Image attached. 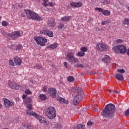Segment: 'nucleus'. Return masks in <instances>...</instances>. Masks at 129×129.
<instances>
[{"mask_svg": "<svg viewBox=\"0 0 129 129\" xmlns=\"http://www.w3.org/2000/svg\"><path fill=\"white\" fill-rule=\"evenodd\" d=\"M122 42H123V41H122L121 39H117L116 40V43H117V44H120L122 43Z\"/></svg>", "mask_w": 129, "mask_h": 129, "instance_id": "46", "label": "nucleus"}, {"mask_svg": "<svg viewBox=\"0 0 129 129\" xmlns=\"http://www.w3.org/2000/svg\"><path fill=\"white\" fill-rule=\"evenodd\" d=\"M27 107L29 109L28 110H29V111H31L30 110H32V108L33 107V105H32V104H28L27 105Z\"/></svg>", "mask_w": 129, "mask_h": 129, "instance_id": "42", "label": "nucleus"}, {"mask_svg": "<svg viewBox=\"0 0 129 129\" xmlns=\"http://www.w3.org/2000/svg\"><path fill=\"white\" fill-rule=\"evenodd\" d=\"M83 95L84 94H76L74 98L73 103L74 105H77L80 101H81L82 99V97H83Z\"/></svg>", "mask_w": 129, "mask_h": 129, "instance_id": "8", "label": "nucleus"}, {"mask_svg": "<svg viewBox=\"0 0 129 129\" xmlns=\"http://www.w3.org/2000/svg\"><path fill=\"white\" fill-rule=\"evenodd\" d=\"M96 49L99 52H104V51L108 50V46H107L105 43H100L96 45Z\"/></svg>", "mask_w": 129, "mask_h": 129, "instance_id": "7", "label": "nucleus"}, {"mask_svg": "<svg viewBox=\"0 0 129 129\" xmlns=\"http://www.w3.org/2000/svg\"><path fill=\"white\" fill-rule=\"evenodd\" d=\"M9 65L12 67L15 66V63H14V61H13V60L12 59L9 60Z\"/></svg>", "mask_w": 129, "mask_h": 129, "instance_id": "40", "label": "nucleus"}, {"mask_svg": "<svg viewBox=\"0 0 129 129\" xmlns=\"http://www.w3.org/2000/svg\"><path fill=\"white\" fill-rule=\"evenodd\" d=\"M2 26H4V27H7V26L9 25V23H8V22L7 21H4L2 22Z\"/></svg>", "mask_w": 129, "mask_h": 129, "instance_id": "39", "label": "nucleus"}, {"mask_svg": "<svg viewBox=\"0 0 129 129\" xmlns=\"http://www.w3.org/2000/svg\"><path fill=\"white\" fill-rule=\"evenodd\" d=\"M27 129H31V128H32V125H27Z\"/></svg>", "mask_w": 129, "mask_h": 129, "instance_id": "56", "label": "nucleus"}, {"mask_svg": "<svg viewBox=\"0 0 129 129\" xmlns=\"http://www.w3.org/2000/svg\"><path fill=\"white\" fill-rule=\"evenodd\" d=\"M115 78L117 80H119L120 81H121L123 80V76H122V75H121L120 74H117L115 76Z\"/></svg>", "mask_w": 129, "mask_h": 129, "instance_id": "22", "label": "nucleus"}, {"mask_svg": "<svg viewBox=\"0 0 129 129\" xmlns=\"http://www.w3.org/2000/svg\"><path fill=\"white\" fill-rule=\"evenodd\" d=\"M26 112L27 114H29V115H32V116H35L36 118L38 120H39L41 123V122H44V120H43L44 117L37 114L36 112H34L33 111H29V110H28V109L26 110Z\"/></svg>", "mask_w": 129, "mask_h": 129, "instance_id": "6", "label": "nucleus"}, {"mask_svg": "<svg viewBox=\"0 0 129 129\" xmlns=\"http://www.w3.org/2000/svg\"><path fill=\"white\" fill-rule=\"evenodd\" d=\"M19 6H20V8H21V7H23V4L22 3H20V4H19Z\"/></svg>", "mask_w": 129, "mask_h": 129, "instance_id": "58", "label": "nucleus"}, {"mask_svg": "<svg viewBox=\"0 0 129 129\" xmlns=\"http://www.w3.org/2000/svg\"><path fill=\"white\" fill-rule=\"evenodd\" d=\"M117 72H119V73H124L125 72V71L123 69H118L117 70Z\"/></svg>", "mask_w": 129, "mask_h": 129, "instance_id": "41", "label": "nucleus"}, {"mask_svg": "<svg viewBox=\"0 0 129 129\" xmlns=\"http://www.w3.org/2000/svg\"><path fill=\"white\" fill-rule=\"evenodd\" d=\"M120 45H116L115 46H114L112 48V50L115 52V53H120Z\"/></svg>", "mask_w": 129, "mask_h": 129, "instance_id": "21", "label": "nucleus"}, {"mask_svg": "<svg viewBox=\"0 0 129 129\" xmlns=\"http://www.w3.org/2000/svg\"><path fill=\"white\" fill-rule=\"evenodd\" d=\"M8 86L11 89H16L18 90L20 88V86L17 85L16 82H11V81H8Z\"/></svg>", "mask_w": 129, "mask_h": 129, "instance_id": "10", "label": "nucleus"}, {"mask_svg": "<svg viewBox=\"0 0 129 129\" xmlns=\"http://www.w3.org/2000/svg\"><path fill=\"white\" fill-rule=\"evenodd\" d=\"M104 16H110V11L109 10H104L102 12Z\"/></svg>", "mask_w": 129, "mask_h": 129, "instance_id": "26", "label": "nucleus"}, {"mask_svg": "<svg viewBox=\"0 0 129 129\" xmlns=\"http://www.w3.org/2000/svg\"><path fill=\"white\" fill-rule=\"evenodd\" d=\"M4 105L6 108H9V107L14 105V103L8 99H5L4 100Z\"/></svg>", "mask_w": 129, "mask_h": 129, "instance_id": "13", "label": "nucleus"}, {"mask_svg": "<svg viewBox=\"0 0 129 129\" xmlns=\"http://www.w3.org/2000/svg\"><path fill=\"white\" fill-rule=\"evenodd\" d=\"M21 16L24 18V17H25V14H22Z\"/></svg>", "mask_w": 129, "mask_h": 129, "instance_id": "60", "label": "nucleus"}, {"mask_svg": "<svg viewBox=\"0 0 129 129\" xmlns=\"http://www.w3.org/2000/svg\"><path fill=\"white\" fill-rule=\"evenodd\" d=\"M77 127H78V129H84L85 128V125L80 124L78 125Z\"/></svg>", "mask_w": 129, "mask_h": 129, "instance_id": "37", "label": "nucleus"}, {"mask_svg": "<svg viewBox=\"0 0 129 129\" xmlns=\"http://www.w3.org/2000/svg\"><path fill=\"white\" fill-rule=\"evenodd\" d=\"M26 17L29 19V20H34L37 22H40L43 21V18L41 17L39 15L34 11L31 10H27L25 11Z\"/></svg>", "mask_w": 129, "mask_h": 129, "instance_id": "2", "label": "nucleus"}, {"mask_svg": "<svg viewBox=\"0 0 129 129\" xmlns=\"http://www.w3.org/2000/svg\"><path fill=\"white\" fill-rule=\"evenodd\" d=\"M95 10L98 11L99 12H100L101 13L103 12V9H102V8H96Z\"/></svg>", "mask_w": 129, "mask_h": 129, "instance_id": "43", "label": "nucleus"}, {"mask_svg": "<svg viewBox=\"0 0 129 129\" xmlns=\"http://www.w3.org/2000/svg\"><path fill=\"white\" fill-rule=\"evenodd\" d=\"M71 20V16H64L61 17L60 21L61 22H69Z\"/></svg>", "mask_w": 129, "mask_h": 129, "instance_id": "17", "label": "nucleus"}, {"mask_svg": "<svg viewBox=\"0 0 129 129\" xmlns=\"http://www.w3.org/2000/svg\"><path fill=\"white\" fill-rule=\"evenodd\" d=\"M2 106H3V104H0V108H2Z\"/></svg>", "mask_w": 129, "mask_h": 129, "instance_id": "61", "label": "nucleus"}, {"mask_svg": "<svg viewBox=\"0 0 129 129\" xmlns=\"http://www.w3.org/2000/svg\"><path fill=\"white\" fill-rule=\"evenodd\" d=\"M64 26L65 25L64 24L59 23L58 26H57V29H58V30H62V29H63Z\"/></svg>", "mask_w": 129, "mask_h": 129, "instance_id": "32", "label": "nucleus"}, {"mask_svg": "<svg viewBox=\"0 0 129 129\" xmlns=\"http://www.w3.org/2000/svg\"><path fill=\"white\" fill-rule=\"evenodd\" d=\"M47 32L48 29L45 28L40 30V34H41V35H45L47 36Z\"/></svg>", "mask_w": 129, "mask_h": 129, "instance_id": "23", "label": "nucleus"}, {"mask_svg": "<svg viewBox=\"0 0 129 129\" xmlns=\"http://www.w3.org/2000/svg\"><path fill=\"white\" fill-rule=\"evenodd\" d=\"M45 114L49 119H53L56 117V109L53 107H49L46 110Z\"/></svg>", "mask_w": 129, "mask_h": 129, "instance_id": "3", "label": "nucleus"}, {"mask_svg": "<svg viewBox=\"0 0 129 129\" xmlns=\"http://www.w3.org/2000/svg\"><path fill=\"white\" fill-rule=\"evenodd\" d=\"M75 128H76V127H74V129H75Z\"/></svg>", "mask_w": 129, "mask_h": 129, "instance_id": "62", "label": "nucleus"}, {"mask_svg": "<svg viewBox=\"0 0 129 129\" xmlns=\"http://www.w3.org/2000/svg\"><path fill=\"white\" fill-rule=\"evenodd\" d=\"M20 49H22V45L19 44L17 46L16 50H20Z\"/></svg>", "mask_w": 129, "mask_h": 129, "instance_id": "47", "label": "nucleus"}, {"mask_svg": "<svg viewBox=\"0 0 129 129\" xmlns=\"http://www.w3.org/2000/svg\"><path fill=\"white\" fill-rule=\"evenodd\" d=\"M35 68H36V69H42V66L41 65L37 64L35 67Z\"/></svg>", "mask_w": 129, "mask_h": 129, "instance_id": "48", "label": "nucleus"}, {"mask_svg": "<svg viewBox=\"0 0 129 129\" xmlns=\"http://www.w3.org/2000/svg\"><path fill=\"white\" fill-rule=\"evenodd\" d=\"M68 63L67 62H63V65H64V67H66V68H68Z\"/></svg>", "mask_w": 129, "mask_h": 129, "instance_id": "52", "label": "nucleus"}, {"mask_svg": "<svg viewBox=\"0 0 129 129\" xmlns=\"http://www.w3.org/2000/svg\"><path fill=\"white\" fill-rule=\"evenodd\" d=\"M27 95H23L22 96V98H23V99H26V98H27Z\"/></svg>", "mask_w": 129, "mask_h": 129, "instance_id": "55", "label": "nucleus"}, {"mask_svg": "<svg viewBox=\"0 0 129 129\" xmlns=\"http://www.w3.org/2000/svg\"><path fill=\"white\" fill-rule=\"evenodd\" d=\"M24 102L26 104H28V103H31L32 102V99L29 97H27L25 100Z\"/></svg>", "mask_w": 129, "mask_h": 129, "instance_id": "30", "label": "nucleus"}, {"mask_svg": "<svg viewBox=\"0 0 129 129\" xmlns=\"http://www.w3.org/2000/svg\"><path fill=\"white\" fill-rule=\"evenodd\" d=\"M48 93L50 97L55 98V97H56V94H57V90L55 88H49L48 89Z\"/></svg>", "mask_w": 129, "mask_h": 129, "instance_id": "9", "label": "nucleus"}, {"mask_svg": "<svg viewBox=\"0 0 129 129\" xmlns=\"http://www.w3.org/2000/svg\"><path fill=\"white\" fill-rule=\"evenodd\" d=\"M72 91L74 93H77V94H84V91L79 87H74L72 89Z\"/></svg>", "mask_w": 129, "mask_h": 129, "instance_id": "12", "label": "nucleus"}, {"mask_svg": "<svg viewBox=\"0 0 129 129\" xmlns=\"http://www.w3.org/2000/svg\"><path fill=\"white\" fill-rule=\"evenodd\" d=\"M123 24L124 25H127V26H129V19L125 18L123 21Z\"/></svg>", "mask_w": 129, "mask_h": 129, "instance_id": "31", "label": "nucleus"}, {"mask_svg": "<svg viewBox=\"0 0 129 129\" xmlns=\"http://www.w3.org/2000/svg\"><path fill=\"white\" fill-rule=\"evenodd\" d=\"M75 53L74 52H68L67 55L66 56V59L68 62L71 63L72 65L73 64H75V63H77V62H79V60L78 58H76L74 57Z\"/></svg>", "mask_w": 129, "mask_h": 129, "instance_id": "4", "label": "nucleus"}, {"mask_svg": "<svg viewBox=\"0 0 129 129\" xmlns=\"http://www.w3.org/2000/svg\"><path fill=\"white\" fill-rule=\"evenodd\" d=\"M82 3L81 2H72L71 3V6L72 8H81L82 7Z\"/></svg>", "mask_w": 129, "mask_h": 129, "instance_id": "14", "label": "nucleus"}, {"mask_svg": "<svg viewBox=\"0 0 129 129\" xmlns=\"http://www.w3.org/2000/svg\"><path fill=\"white\" fill-rule=\"evenodd\" d=\"M57 128L61 129V128H62V125H61V124H58L57 125Z\"/></svg>", "mask_w": 129, "mask_h": 129, "instance_id": "54", "label": "nucleus"}, {"mask_svg": "<svg viewBox=\"0 0 129 129\" xmlns=\"http://www.w3.org/2000/svg\"><path fill=\"white\" fill-rule=\"evenodd\" d=\"M79 62L73 63V65L74 66V67H76L77 68H84L85 66L84 64H82L81 63H78Z\"/></svg>", "mask_w": 129, "mask_h": 129, "instance_id": "18", "label": "nucleus"}, {"mask_svg": "<svg viewBox=\"0 0 129 129\" xmlns=\"http://www.w3.org/2000/svg\"><path fill=\"white\" fill-rule=\"evenodd\" d=\"M39 97L41 100H46L47 99V96L45 94H40Z\"/></svg>", "mask_w": 129, "mask_h": 129, "instance_id": "28", "label": "nucleus"}, {"mask_svg": "<svg viewBox=\"0 0 129 129\" xmlns=\"http://www.w3.org/2000/svg\"><path fill=\"white\" fill-rule=\"evenodd\" d=\"M76 55L78 56V57H84V55H85V52L79 51L77 53Z\"/></svg>", "mask_w": 129, "mask_h": 129, "instance_id": "27", "label": "nucleus"}, {"mask_svg": "<svg viewBox=\"0 0 129 129\" xmlns=\"http://www.w3.org/2000/svg\"><path fill=\"white\" fill-rule=\"evenodd\" d=\"M42 91H43V92H47V87L46 86L43 87Z\"/></svg>", "mask_w": 129, "mask_h": 129, "instance_id": "51", "label": "nucleus"}, {"mask_svg": "<svg viewBox=\"0 0 129 129\" xmlns=\"http://www.w3.org/2000/svg\"><path fill=\"white\" fill-rule=\"evenodd\" d=\"M0 127H1V125H0Z\"/></svg>", "mask_w": 129, "mask_h": 129, "instance_id": "63", "label": "nucleus"}, {"mask_svg": "<svg viewBox=\"0 0 129 129\" xmlns=\"http://www.w3.org/2000/svg\"><path fill=\"white\" fill-rule=\"evenodd\" d=\"M46 36H48V37H53V31L48 29L47 30V34H46Z\"/></svg>", "mask_w": 129, "mask_h": 129, "instance_id": "29", "label": "nucleus"}, {"mask_svg": "<svg viewBox=\"0 0 129 129\" xmlns=\"http://www.w3.org/2000/svg\"><path fill=\"white\" fill-rule=\"evenodd\" d=\"M14 63L16 65H18V66H20L22 64V59L16 56L14 57Z\"/></svg>", "mask_w": 129, "mask_h": 129, "instance_id": "15", "label": "nucleus"}, {"mask_svg": "<svg viewBox=\"0 0 129 129\" xmlns=\"http://www.w3.org/2000/svg\"><path fill=\"white\" fill-rule=\"evenodd\" d=\"M115 111V106L112 104H108L101 112V114L102 116H104V117H107L110 116Z\"/></svg>", "mask_w": 129, "mask_h": 129, "instance_id": "1", "label": "nucleus"}, {"mask_svg": "<svg viewBox=\"0 0 129 129\" xmlns=\"http://www.w3.org/2000/svg\"><path fill=\"white\" fill-rule=\"evenodd\" d=\"M25 93L26 94H31V93H32V92H31V91H30L29 90H26L25 91Z\"/></svg>", "mask_w": 129, "mask_h": 129, "instance_id": "49", "label": "nucleus"}, {"mask_svg": "<svg viewBox=\"0 0 129 129\" xmlns=\"http://www.w3.org/2000/svg\"><path fill=\"white\" fill-rule=\"evenodd\" d=\"M81 51L83 52V53H85V52H87L88 48L86 47H82L80 49Z\"/></svg>", "mask_w": 129, "mask_h": 129, "instance_id": "33", "label": "nucleus"}, {"mask_svg": "<svg viewBox=\"0 0 129 129\" xmlns=\"http://www.w3.org/2000/svg\"><path fill=\"white\" fill-rule=\"evenodd\" d=\"M34 40L36 42L37 45H40L42 47L46 45V43H47V41L46 38L39 36H35Z\"/></svg>", "mask_w": 129, "mask_h": 129, "instance_id": "5", "label": "nucleus"}, {"mask_svg": "<svg viewBox=\"0 0 129 129\" xmlns=\"http://www.w3.org/2000/svg\"><path fill=\"white\" fill-rule=\"evenodd\" d=\"M41 123H44L45 125H48V124H49V121L45 119V118H43V122H41Z\"/></svg>", "mask_w": 129, "mask_h": 129, "instance_id": "36", "label": "nucleus"}, {"mask_svg": "<svg viewBox=\"0 0 129 129\" xmlns=\"http://www.w3.org/2000/svg\"><path fill=\"white\" fill-rule=\"evenodd\" d=\"M109 21H104L103 22L101 23V25H102L103 26H104V25H106V24H109Z\"/></svg>", "mask_w": 129, "mask_h": 129, "instance_id": "45", "label": "nucleus"}, {"mask_svg": "<svg viewBox=\"0 0 129 129\" xmlns=\"http://www.w3.org/2000/svg\"><path fill=\"white\" fill-rule=\"evenodd\" d=\"M58 46V43H55L52 44H50L49 46H47L48 49H51V50H54V49H56L57 46Z\"/></svg>", "mask_w": 129, "mask_h": 129, "instance_id": "19", "label": "nucleus"}, {"mask_svg": "<svg viewBox=\"0 0 129 129\" xmlns=\"http://www.w3.org/2000/svg\"><path fill=\"white\" fill-rule=\"evenodd\" d=\"M127 54L129 56V50H127Z\"/></svg>", "mask_w": 129, "mask_h": 129, "instance_id": "59", "label": "nucleus"}, {"mask_svg": "<svg viewBox=\"0 0 129 129\" xmlns=\"http://www.w3.org/2000/svg\"><path fill=\"white\" fill-rule=\"evenodd\" d=\"M62 102H63V103H66V104H68V103H69V101H66V100H65V99L60 98V100Z\"/></svg>", "mask_w": 129, "mask_h": 129, "instance_id": "38", "label": "nucleus"}, {"mask_svg": "<svg viewBox=\"0 0 129 129\" xmlns=\"http://www.w3.org/2000/svg\"><path fill=\"white\" fill-rule=\"evenodd\" d=\"M108 91H109L110 93H112V94H114V93H116V94H118L119 93V91H111L110 90H108Z\"/></svg>", "mask_w": 129, "mask_h": 129, "instance_id": "35", "label": "nucleus"}, {"mask_svg": "<svg viewBox=\"0 0 129 129\" xmlns=\"http://www.w3.org/2000/svg\"><path fill=\"white\" fill-rule=\"evenodd\" d=\"M105 0H101V3L102 4H103V5H105Z\"/></svg>", "mask_w": 129, "mask_h": 129, "instance_id": "57", "label": "nucleus"}, {"mask_svg": "<svg viewBox=\"0 0 129 129\" xmlns=\"http://www.w3.org/2000/svg\"><path fill=\"white\" fill-rule=\"evenodd\" d=\"M92 124H93V122H92V121H88L87 125H88L89 126H91V125H92Z\"/></svg>", "mask_w": 129, "mask_h": 129, "instance_id": "44", "label": "nucleus"}, {"mask_svg": "<svg viewBox=\"0 0 129 129\" xmlns=\"http://www.w3.org/2000/svg\"><path fill=\"white\" fill-rule=\"evenodd\" d=\"M110 3V0H105V4H108Z\"/></svg>", "mask_w": 129, "mask_h": 129, "instance_id": "53", "label": "nucleus"}, {"mask_svg": "<svg viewBox=\"0 0 129 129\" xmlns=\"http://www.w3.org/2000/svg\"><path fill=\"white\" fill-rule=\"evenodd\" d=\"M103 62H104V63H108L109 61H110V59H109V56L108 55H105L104 58L102 59Z\"/></svg>", "mask_w": 129, "mask_h": 129, "instance_id": "24", "label": "nucleus"}, {"mask_svg": "<svg viewBox=\"0 0 129 129\" xmlns=\"http://www.w3.org/2000/svg\"><path fill=\"white\" fill-rule=\"evenodd\" d=\"M67 79L68 81H69V82H73V81H74V77L72 76H70L68 77Z\"/></svg>", "mask_w": 129, "mask_h": 129, "instance_id": "34", "label": "nucleus"}, {"mask_svg": "<svg viewBox=\"0 0 129 129\" xmlns=\"http://www.w3.org/2000/svg\"><path fill=\"white\" fill-rule=\"evenodd\" d=\"M48 3H49V0H43L42 6L45 7V8H47L48 6Z\"/></svg>", "mask_w": 129, "mask_h": 129, "instance_id": "25", "label": "nucleus"}, {"mask_svg": "<svg viewBox=\"0 0 129 129\" xmlns=\"http://www.w3.org/2000/svg\"><path fill=\"white\" fill-rule=\"evenodd\" d=\"M48 6H49V7H51V8H52V7H53V6H54V4L52 2H49L48 3Z\"/></svg>", "mask_w": 129, "mask_h": 129, "instance_id": "50", "label": "nucleus"}, {"mask_svg": "<svg viewBox=\"0 0 129 129\" xmlns=\"http://www.w3.org/2000/svg\"><path fill=\"white\" fill-rule=\"evenodd\" d=\"M8 36L9 37L13 38L14 40H16L18 37H20V36H21V33L19 31H15L11 33H9Z\"/></svg>", "mask_w": 129, "mask_h": 129, "instance_id": "11", "label": "nucleus"}, {"mask_svg": "<svg viewBox=\"0 0 129 129\" xmlns=\"http://www.w3.org/2000/svg\"><path fill=\"white\" fill-rule=\"evenodd\" d=\"M120 53L123 54L126 52V47L124 45H120Z\"/></svg>", "mask_w": 129, "mask_h": 129, "instance_id": "16", "label": "nucleus"}, {"mask_svg": "<svg viewBox=\"0 0 129 129\" xmlns=\"http://www.w3.org/2000/svg\"><path fill=\"white\" fill-rule=\"evenodd\" d=\"M47 24L48 26H50V27H54L56 25V22H55V20H48L47 22Z\"/></svg>", "mask_w": 129, "mask_h": 129, "instance_id": "20", "label": "nucleus"}]
</instances>
